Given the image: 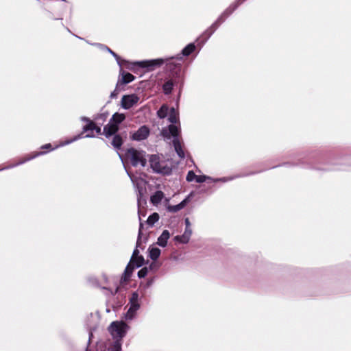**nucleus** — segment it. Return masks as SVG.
I'll return each instance as SVG.
<instances>
[{
    "instance_id": "nucleus-9",
    "label": "nucleus",
    "mask_w": 351,
    "mask_h": 351,
    "mask_svg": "<svg viewBox=\"0 0 351 351\" xmlns=\"http://www.w3.org/2000/svg\"><path fill=\"white\" fill-rule=\"evenodd\" d=\"M149 134V128L146 125H143L132 134V138L135 141H142L146 139Z\"/></svg>"
},
{
    "instance_id": "nucleus-15",
    "label": "nucleus",
    "mask_w": 351,
    "mask_h": 351,
    "mask_svg": "<svg viewBox=\"0 0 351 351\" xmlns=\"http://www.w3.org/2000/svg\"><path fill=\"white\" fill-rule=\"evenodd\" d=\"M169 232L167 230H164L162 234L158 237L157 243L160 246L165 247L169 239Z\"/></svg>"
},
{
    "instance_id": "nucleus-33",
    "label": "nucleus",
    "mask_w": 351,
    "mask_h": 351,
    "mask_svg": "<svg viewBox=\"0 0 351 351\" xmlns=\"http://www.w3.org/2000/svg\"><path fill=\"white\" fill-rule=\"evenodd\" d=\"M118 88H119V86H116L115 89L114 90V91L110 95V97L112 98L116 97L117 96V95L119 94V90H118Z\"/></svg>"
},
{
    "instance_id": "nucleus-13",
    "label": "nucleus",
    "mask_w": 351,
    "mask_h": 351,
    "mask_svg": "<svg viewBox=\"0 0 351 351\" xmlns=\"http://www.w3.org/2000/svg\"><path fill=\"white\" fill-rule=\"evenodd\" d=\"M192 234L191 229L186 228L184 234L182 236H177L176 239L182 243H186L189 242L190 237Z\"/></svg>"
},
{
    "instance_id": "nucleus-22",
    "label": "nucleus",
    "mask_w": 351,
    "mask_h": 351,
    "mask_svg": "<svg viewBox=\"0 0 351 351\" xmlns=\"http://www.w3.org/2000/svg\"><path fill=\"white\" fill-rule=\"evenodd\" d=\"M195 49V45L193 43L187 45L182 51V54L184 56L191 55Z\"/></svg>"
},
{
    "instance_id": "nucleus-11",
    "label": "nucleus",
    "mask_w": 351,
    "mask_h": 351,
    "mask_svg": "<svg viewBox=\"0 0 351 351\" xmlns=\"http://www.w3.org/2000/svg\"><path fill=\"white\" fill-rule=\"evenodd\" d=\"M119 130V126L117 124L108 123L104 128V132L106 136H110L114 134Z\"/></svg>"
},
{
    "instance_id": "nucleus-7",
    "label": "nucleus",
    "mask_w": 351,
    "mask_h": 351,
    "mask_svg": "<svg viewBox=\"0 0 351 351\" xmlns=\"http://www.w3.org/2000/svg\"><path fill=\"white\" fill-rule=\"evenodd\" d=\"M75 139H77V137H75L74 139H71L70 141L60 142V143H54L53 144H51V143L45 144L41 147V149H44L43 151L35 152L34 154H46L47 152H51V151L58 148L59 147L67 145V144L73 142Z\"/></svg>"
},
{
    "instance_id": "nucleus-28",
    "label": "nucleus",
    "mask_w": 351,
    "mask_h": 351,
    "mask_svg": "<svg viewBox=\"0 0 351 351\" xmlns=\"http://www.w3.org/2000/svg\"><path fill=\"white\" fill-rule=\"evenodd\" d=\"M138 295L137 293H133L131 298H130V304L133 306V304H138Z\"/></svg>"
},
{
    "instance_id": "nucleus-23",
    "label": "nucleus",
    "mask_w": 351,
    "mask_h": 351,
    "mask_svg": "<svg viewBox=\"0 0 351 351\" xmlns=\"http://www.w3.org/2000/svg\"><path fill=\"white\" fill-rule=\"evenodd\" d=\"M169 111V107L166 104H163L160 109L157 111V115L160 119H164L167 117Z\"/></svg>"
},
{
    "instance_id": "nucleus-26",
    "label": "nucleus",
    "mask_w": 351,
    "mask_h": 351,
    "mask_svg": "<svg viewBox=\"0 0 351 351\" xmlns=\"http://www.w3.org/2000/svg\"><path fill=\"white\" fill-rule=\"evenodd\" d=\"M132 262L136 267H140L144 263V258L142 256L132 257Z\"/></svg>"
},
{
    "instance_id": "nucleus-1",
    "label": "nucleus",
    "mask_w": 351,
    "mask_h": 351,
    "mask_svg": "<svg viewBox=\"0 0 351 351\" xmlns=\"http://www.w3.org/2000/svg\"><path fill=\"white\" fill-rule=\"evenodd\" d=\"M182 58L171 57L169 59L158 58L149 60H143L134 63L135 65L146 69V71H152L166 63V69L169 71L173 77H180L182 69Z\"/></svg>"
},
{
    "instance_id": "nucleus-17",
    "label": "nucleus",
    "mask_w": 351,
    "mask_h": 351,
    "mask_svg": "<svg viewBox=\"0 0 351 351\" xmlns=\"http://www.w3.org/2000/svg\"><path fill=\"white\" fill-rule=\"evenodd\" d=\"M160 250L158 247L152 246L149 248V256L154 261L160 256Z\"/></svg>"
},
{
    "instance_id": "nucleus-14",
    "label": "nucleus",
    "mask_w": 351,
    "mask_h": 351,
    "mask_svg": "<svg viewBox=\"0 0 351 351\" xmlns=\"http://www.w3.org/2000/svg\"><path fill=\"white\" fill-rule=\"evenodd\" d=\"M88 123L84 126L83 128V133L90 132V133L86 134V137H93L94 136V129H95V122L90 120H88Z\"/></svg>"
},
{
    "instance_id": "nucleus-30",
    "label": "nucleus",
    "mask_w": 351,
    "mask_h": 351,
    "mask_svg": "<svg viewBox=\"0 0 351 351\" xmlns=\"http://www.w3.org/2000/svg\"><path fill=\"white\" fill-rule=\"evenodd\" d=\"M208 179H210V178L207 177L206 176H196L195 181L197 183H202V182L206 181Z\"/></svg>"
},
{
    "instance_id": "nucleus-10",
    "label": "nucleus",
    "mask_w": 351,
    "mask_h": 351,
    "mask_svg": "<svg viewBox=\"0 0 351 351\" xmlns=\"http://www.w3.org/2000/svg\"><path fill=\"white\" fill-rule=\"evenodd\" d=\"M135 79V77L130 73L125 72L121 70V77L119 78L117 83V86L127 84L132 82Z\"/></svg>"
},
{
    "instance_id": "nucleus-37",
    "label": "nucleus",
    "mask_w": 351,
    "mask_h": 351,
    "mask_svg": "<svg viewBox=\"0 0 351 351\" xmlns=\"http://www.w3.org/2000/svg\"><path fill=\"white\" fill-rule=\"evenodd\" d=\"M138 250L137 249H135V250H134L132 257L138 256Z\"/></svg>"
},
{
    "instance_id": "nucleus-35",
    "label": "nucleus",
    "mask_w": 351,
    "mask_h": 351,
    "mask_svg": "<svg viewBox=\"0 0 351 351\" xmlns=\"http://www.w3.org/2000/svg\"><path fill=\"white\" fill-rule=\"evenodd\" d=\"M126 154H139V153L136 150H135L134 149H130L128 150Z\"/></svg>"
},
{
    "instance_id": "nucleus-16",
    "label": "nucleus",
    "mask_w": 351,
    "mask_h": 351,
    "mask_svg": "<svg viewBox=\"0 0 351 351\" xmlns=\"http://www.w3.org/2000/svg\"><path fill=\"white\" fill-rule=\"evenodd\" d=\"M188 198L184 199L182 202L176 206H167V210L169 212H177L181 209H182L188 202Z\"/></svg>"
},
{
    "instance_id": "nucleus-39",
    "label": "nucleus",
    "mask_w": 351,
    "mask_h": 351,
    "mask_svg": "<svg viewBox=\"0 0 351 351\" xmlns=\"http://www.w3.org/2000/svg\"><path fill=\"white\" fill-rule=\"evenodd\" d=\"M169 199H168V198H165V202H166V203H167V204H168V203H169Z\"/></svg>"
},
{
    "instance_id": "nucleus-18",
    "label": "nucleus",
    "mask_w": 351,
    "mask_h": 351,
    "mask_svg": "<svg viewBox=\"0 0 351 351\" xmlns=\"http://www.w3.org/2000/svg\"><path fill=\"white\" fill-rule=\"evenodd\" d=\"M168 120L172 124H175L178 122L179 114H178V112L175 110L174 108H171L170 109Z\"/></svg>"
},
{
    "instance_id": "nucleus-36",
    "label": "nucleus",
    "mask_w": 351,
    "mask_h": 351,
    "mask_svg": "<svg viewBox=\"0 0 351 351\" xmlns=\"http://www.w3.org/2000/svg\"><path fill=\"white\" fill-rule=\"evenodd\" d=\"M185 223H186V228L191 229V223L188 218L185 219Z\"/></svg>"
},
{
    "instance_id": "nucleus-19",
    "label": "nucleus",
    "mask_w": 351,
    "mask_h": 351,
    "mask_svg": "<svg viewBox=\"0 0 351 351\" xmlns=\"http://www.w3.org/2000/svg\"><path fill=\"white\" fill-rule=\"evenodd\" d=\"M138 308L139 304H133V306L131 305L127 313L125 314V319H132L134 317V315Z\"/></svg>"
},
{
    "instance_id": "nucleus-41",
    "label": "nucleus",
    "mask_w": 351,
    "mask_h": 351,
    "mask_svg": "<svg viewBox=\"0 0 351 351\" xmlns=\"http://www.w3.org/2000/svg\"><path fill=\"white\" fill-rule=\"evenodd\" d=\"M222 180H223V182H225V181H226L227 180H226V179H225V178H223V179H222Z\"/></svg>"
},
{
    "instance_id": "nucleus-20",
    "label": "nucleus",
    "mask_w": 351,
    "mask_h": 351,
    "mask_svg": "<svg viewBox=\"0 0 351 351\" xmlns=\"http://www.w3.org/2000/svg\"><path fill=\"white\" fill-rule=\"evenodd\" d=\"M174 82L172 80L167 81L162 86L163 92L165 95L171 93Z\"/></svg>"
},
{
    "instance_id": "nucleus-27",
    "label": "nucleus",
    "mask_w": 351,
    "mask_h": 351,
    "mask_svg": "<svg viewBox=\"0 0 351 351\" xmlns=\"http://www.w3.org/2000/svg\"><path fill=\"white\" fill-rule=\"evenodd\" d=\"M159 219V215L158 213H153L152 215H151L147 220V224H149V226H153L156 221H158Z\"/></svg>"
},
{
    "instance_id": "nucleus-34",
    "label": "nucleus",
    "mask_w": 351,
    "mask_h": 351,
    "mask_svg": "<svg viewBox=\"0 0 351 351\" xmlns=\"http://www.w3.org/2000/svg\"><path fill=\"white\" fill-rule=\"evenodd\" d=\"M94 131L96 132L97 134H101V128L96 125V124L95 123V129H94Z\"/></svg>"
},
{
    "instance_id": "nucleus-5",
    "label": "nucleus",
    "mask_w": 351,
    "mask_h": 351,
    "mask_svg": "<svg viewBox=\"0 0 351 351\" xmlns=\"http://www.w3.org/2000/svg\"><path fill=\"white\" fill-rule=\"evenodd\" d=\"M149 162L151 167L155 172L168 175L171 171V162L160 158V155H151Z\"/></svg>"
},
{
    "instance_id": "nucleus-21",
    "label": "nucleus",
    "mask_w": 351,
    "mask_h": 351,
    "mask_svg": "<svg viewBox=\"0 0 351 351\" xmlns=\"http://www.w3.org/2000/svg\"><path fill=\"white\" fill-rule=\"evenodd\" d=\"M125 119V116L124 114L116 112L112 115L110 121H113L112 123L117 124V125H118V124L121 123Z\"/></svg>"
},
{
    "instance_id": "nucleus-3",
    "label": "nucleus",
    "mask_w": 351,
    "mask_h": 351,
    "mask_svg": "<svg viewBox=\"0 0 351 351\" xmlns=\"http://www.w3.org/2000/svg\"><path fill=\"white\" fill-rule=\"evenodd\" d=\"M180 130L174 124H171L167 128H163L161 135L167 139L173 138L172 143L176 154H184V145L180 137Z\"/></svg>"
},
{
    "instance_id": "nucleus-12",
    "label": "nucleus",
    "mask_w": 351,
    "mask_h": 351,
    "mask_svg": "<svg viewBox=\"0 0 351 351\" xmlns=\"http://www.w3.org/2000/svg\"><path fill=\"white\" fill-rule=\"evenodd\" d=\"M164 198V193L161 191H158L151 196L150 202L154 206H158Z\"/></svg>"
},
{
    "instance_id": "nucleus-25",
    "label": "nucleus",
    "mask_w": 351,
    "mask_h": 351,
    "mask_svg": "<svg viewBox=\"0 0 351 351\" xmlns=\"http://www.w3.org/2000/svg\"><path fill=\"white\" fill-rule=\"evenodd\" d=\"M134 270V267H132L130 265H128L124 271L123 276L121 278V280L125 281L127 280L130 276L132 275Z\"/></svg>"
},
{
    "instance_id": "nucleus-24",
    "label": "nucleus",
    "mask_w": 351,
    "mask_h": 351,
    "mask_svg": "<svg viewBox=\"0 0 351 351\" xmlns=\"http://www.w3.org/2000/svg\"><path fill=\"white\" fill-rule=\"evenodd\" d=\"M123 144V139L119 135L113 137L112 145L117 149H119Z\"/></svg>"
},
{
    "instance_id": "nucleus-38",
    "label": "nucleus",
    "mask_w": 351,
    "mask_h": 351,
    "mask_svg": "<svg viewBox=\"0 0 351 351\" xmlns=\"http://www.w3.org/2000/svg\"><path fill=\"white\" fill-rule=\"evenodd\" d=\"M141 227H142V223H141V224H140V229H141ZM141 233V230H139L138 238L140 237Z\"/></svg>"
},
{
    "instance_id": "nucleus-40",
    "label": "nucleus",
    "mask_w": 351,
    "mask_h": 351,
    "mask_svg": "<svg viewBox=\"0 0 351 351\" xmlns=\"http://www.w3.org/2000/svg\"><path fill=\"white\" fill-rule=\"evenodd\" d=\"M111 51V53H112L114 56H117V55H116V53H115L112 52V51Z\"/></svg>"
},
{
    "instance_id": "nucleus-2",
    "label": "nucleus",
    "mask_w": 351,
    "mask_h": 351,
    "mask_svg": "<svg viewBox=\"0 0 351 351\" xmlns=\"http://www.w3.org/2000/svg\"><path fill=\"white\" fill-rule=\"evenodd\" d=\"M129 327L123 322L115 321L110 324L108 327V331L114 339L115 343L109 351H121L120 341L125 335Z\"/></svg>"
},
{
    "instance_id": "nucleus-29",
    "label": "nucleus",
    "mask_w": 351,
    "mask_h": 351,
    "mask_svg": "<svg viewBox=\"0 0 351 351\" xmlns=\"http://www.w3.org/2000/svg\"><path fill=\"white\" fill-rule=\"evenodd\" d=\"M149 269L147 267H143L138 272V276L139 278H144L147 276Z\"/></svg>"
},
{
    "instance_id": "nucleus-8",
    "label": "nucleus",
    "mask_w": 351,
    "mask_h": 351,
    "mask_svg": "<svg viewBox=\"0 0 351 351\" xmlns=\"http://www.w3.org/2000/svg\"><path fill=\"white\" fill-rule=\"evenodd\" d=\"M138 100V97L134 94L124 95L121 99V106L125 109H130L136 104Z\"/></svg>"
},
{
    "instance_id": "nucleus-31",
    "label": "nucleus",
    "mask_w": 351,
    "mask_h": 351,
    "mask_svg": "<svg viewBox=\"0 0 351 351\" xmlns=\"http://www.w3.org/2000/svg\"><path fill=\"white\" fill-rule=\"evenodd\" d=\"M196 176L195 173L192 171H189L186 176V180L188 182H191L193 180H195Z\"/></svg>"
},
{
    "instance_id": "nucleus-6",
    "label": "nucleus",
    "mask_w": 351,
    "mask_h": 351,
    "mask_svg": "<svg viewBox=\"0 0 351 351\" xmlns=\"http://www.w3.org/2000/svg\"><path fill=\"white\" fill-rule=\"evenodd\" d=\"M120 158L124 165L130 163L132 166L144 167L146 164V160L143 158V155H119Z\"/></svg>"
},
{
    "instance_id": "nucleus-4",
    "label": "nucleus",
    "mask_w": 351,
    "mask_h": 351,
    "mask_svg": "<svg viewBox=\"0 0 351 351\" xmlns=\"http://www.w3.org/2000/svg\"><path fill=\"white\" fill-rule=\"evenodd\" d=\"M245 0H238L235 3L230 5L217 19V20L203 34L202 36L205 39H208L218 28V27L228 18L237 8Z\"/></svg>"
},
{
    "instance_id": "nucleus-32",
    "label": "nucleus",
    "mask_w": 351,
    "mask_h": 351,
    "mask_svg": "<svg viewBox=\"0 0 351 351\" xmlns=\"http://www.w3.org/2000/svg\"><path fill=\"white\" fill-rule=\"evenodd\" d=\"M160 266V264L156 262H153L150 264L149 267V270H157Z\"/></svg>"
}]
</instances>
